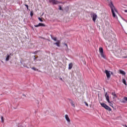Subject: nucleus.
Returning a JSON list of instances; mask_svg holds the SVG:
<instances>
[{
  "label": "nucleus",
  "mask_w": 127,
  "mask_h": 127,
  "mask_svg": "<svg viewBox=\"0 0 127 127\" xmlns=\"http://www.w3.org/2000/svg\"><path fill=\"white\" fill-rule=\"evenodd\" d=\"M114 53L118 58H123L127 59V49H118L116 51L114 52Z\"/></svg>",
  "instance_id": "1"
},
{
  "label": "nucleus",
  "mask_w": 127,
  "mask_h": 127,
  "mask_svg": "<svg viewBox=\"0 0 127 127\" xmlns=\"http://www.w3.org/2000/svg\"><path fill=\"white\" fill-rule=\"evenodd\" d=\"M112 13L113 18L115 20H118L119 12L114 5H112Z\"/></svg>",
  "instance_id": "2"
},
{
  "label": "nucleus",
  "mask_w": 127,
  "mask_h": 127,
  "mask_svg": "<svg viewBox=\"0 0 127 127\" xmlns=\"http://www.w3.org/2000/svg\"><path fill=\"white\" fill-rule=\"evenodd\" d=\"M100 105L102 106V107H103V108H104L105 110H107L109 112H111V111H112V109L111 108V107H109L105 103H100Z\"/></svg>",
  "instance_id": "3"
},
{
  "label": "nucleus",
  "mask_w": 127,
  "mask_h": 127,
  "mask_svg": "<svg viewBox=\"0 0 127 127\" xmlns=\"http://www.w3.org/2000/svg\"><path fill=\"white\" fill-rule=\"evenodd\" d=\"M99 51L100 53V54L104 58V59H106V55L104 54V49L102 47H100L99 49Z\"/></svg>",
  "instance_id": "4"
},
{
  "label": "nucleus",
  "mask_w": 127,
  "mask_h": 127,
  "mask_svg": "<svg viewBox=\"0 0 127 127\" xmlns=\"http://www.w3.org/2000/svg\"><path fill=\"white\" fill-rule=\"evenodd\" d=\"M105 73L106 74L107 80H109L111 78V71L109 70H105Z\"/></svg>",
  "instance_id": "5"
},
{
  "label": "nucleus",
  "mask_w": 127,
  "mask_h": 127,
  "mask_svg": "<svg viewBox=\"0 0 127 127\" xmlns=\"http://www.w3.org/2000/svg\"><path fill=\"white\" fill-rule=\"evenodd\" d=\"M91 17L93 21H94V22H96V20H97V18H98V15H97L96 14H93L91 15Z\"/></svg>",
  "instance_id": "6"
},
{
  "label": "nucleus",
  "mask_w": 127,
  "mask_h": 127,
  "mask_svg": "<svg viewBox=\"0 0 127 127\" xmlns=\"http://www.w3.org/2000/svg\"><path fill=\"white\" fill-rule=\"evenodd\" d=\"M64 118H65L67 124H70V123H71V120H70V118H69V116H68V115H65L64 116Z\"/></svg>",
  "instance_id": "7"
},
{
  "label": "nucleus",
  "mask_w": 127,
  "mask_h": 127,
  "mask_svg": "<svg viewBox=\"0 0 127 127\" xmlns=\"http://www.w3.org/2000/svg\"><path fill=\"white\" fill-rule=\"evenodd\" d=\"M49 1L53 4H57L58 3H59L58 1H56L55 0H49Z\"/></svg>",
  "instance_id": "8"
},
{
  "label": "nucleus",
  "mask_w": 127,
  "mask_h": 127,
  "mask_svg": "<svg viewBox=\"0 0 127 127\" xmlns=\"http://www.w3.org/2000/svg\"><path fill=\"white\" fill-rule=\"evenodd\" d=\"M105 97L106 98V100H107V102H108V103L109 104H111V102H110V98L109 97V95L108 94V93H106L105 94Z\"/></svg>",
  "instance_id": "9"
},
{
  "label": "nucleus",
  "mask_w": 127,
  "mask_h": 127,
  "mask_svg": "<svg viewBox=\"0 0 127 127\" xmlns=\"http://www.w3.org/2000/svg\"><path fill=\"white\" fill-rule=\"evenodd\" d=\"M55 45H57L58 47H60V41H57V42L54 44Z\"/></svg>",
  "instance_id": "10"
},
{
  "label": "nucleus",
  "mask_w": 127,
  "mask_h": 127,
  "mask_svg": "<svg viewBox=\"0 0 127 127\" xmlns=\"http://www.w3.org/2000/svg\"><path fill=\"white\" fill-rule=\"evenodd\" d=\"M9 58H10V55L7 54L5 58V61H8L9 60Z\"/></svg>",
  "instance_id": "11"
},
{
  "label": "nucleus",
  "mask_w": 127,
  "mask_h": 127,
  "mask_svg": "<svg viewBox=\"0 0 127 127\" xmlns=\"http://www.w3.org/2000/svg\"><path fill=\"white\" fill-rule=\"evenodd\" d=\"M72 67H73V64L71 63L68 64V70H71L72 69Z\"/></svg>",
  "instance_id": "12"
},
{
  "label": "nucleus",
  "mask_w": 127,
  "mask_h": 127,
  "mask_svg": "<svg viewBox=\"0 0 127 127\" xmlns=\"http://www.w3.org/2000/svg\"><path fill=\"white\" fill-rule=\"evenodd\" d=\"M119 72H120V74H122V75H125L126 74V72H125L124 71V70H120L119 71Z\"/></svg>",
  "instance_id": "13"
},
{
  "label": "nucleus",
  "mask_w": 127,
  "mask_h": 127,
  "mask_svg": "<svg viewBox=\"0 0 127 127\" xmlns=\"http://www.w3.org/2000/svg\"><path fill=\"white\" fill-rule=\"evenodd\" d=\"M122 82H123V83H124V84L125 85H126V86H127V82H126V79H122Z\"/></svg>",
  "instance_id": "14"
},
{
  "label": "nucleus",
  "mask_w": 127,
  "mask_h": 127,
  "mask_svg": "<svg viewBox=\"0 0 127 127\" xmlns=\"http://www.w3.org/2000/svg\"><path fill=\"white\" fill-rule=\"evenodd\" d=\"M39 26H45V24H44L43 23H39Z\"/></svg>",
  "instance_id": "15"
},
{
  "label": "nucleus",
  "mask_w": 127,
  "mask_h": 127,
  "mask_svg": "<svg viewBox=\"0 0 127 127\" xmlns=\"http://www.w3.org/2000/svg\"><path fill=\"white\" fill-rule=\"evenodd\" d=\"M71 105L72 106V107H73V108H75V104L74 103V102H71Z\"/></svg>",
  "instance_id": "16"
},
{
  "label": "nucleus",
  "mask_w": 127,
  "mask_h": 127,
  "mask_svg": "<svg viewBox=\"0 0 127 127\" xmlns=\"http://www.w3.org/2000/svg\"><path fill=\"white\" fill-rule=\"evenodd\" d=\"M112 95L113 96V99H116V98H117V95L116 94H113Z\"/></svg>",
  "instance_id": "17"
},
{
  "label": "nucleus",
  "mask_w": 127,
  "mask_h": 127,
  "mask_svg": "<svg viewBox=\"0 0 127 127\" xmlns=\"http://www.w3.org/2000/svg\"><path fill=\"white\" fill-rule=\"evenodd\" d=\"M64 45L66 48V50H68L69 49V48H68V45H67L66 44H64Z\"/></svg>",
  "instance_id": "18"
},
{
  "label": "nucleus",
  "mask_w": 127,
  "mask_h": 127,
  "mask_svg": "<svg viewBox=\"0 0 127 127\" xmlns=\"http://www.w3.org/2000/svg\"><path fill=\"white\" fill-rule=\"evenodd\" d=\"M30 16H33V12L32 11H31L30 12Z\"/></svg>",
  "instance_id": "19"
},
{
  "label": "nucleus",
  "mask_w": 127,
  "mask_h": 127,
  "mask_svg": "<svg viewBox=\"0 0 127 127\" xmlns=\"http://www.w3.org/2000/svg\"><path fill=\"white\" fill-rule=\"evenodd\" d=\"M38 19H39V20H40V21H41V22H43V20H42L41 19V18H38Z\"/></svg>",
  "instance_id": "20"
},
{
  "label": "nucleus",
  "mask_w": 127,
  "mask_h": 127,
  "mask_svg": "<svg viewBox=\"0 0 127 127\" xmlns=\"http://www.w3.org/2000/svg\"><path fill=\"white\" fill-rule=\"evenodd\" d=\"M53 40H54V41H56L57 40V38L56 37H54L52 38Z\"/></svg>",
  "instance_id": "21"
},
{
  "label": "nucleus",
  "mask_w": 127,
  "mask_h": 127,
  "mask_svg": "<svg viewBox=\"0 0 127 127\" xmlns=\"http://www.w3.org/2000/svg\"><path fill=\"white\" fill-rule=\"evenodd\" d=\"M1 120L2 123H3L4 121H3V117H1Z\"/></svg>",
  "instance_id": "22"
},
{
  "label": "nucleus",
  "mask_w": 127,
  "mask_h": 127,
  "mask_svg": "<svg viewBox=\"0 0 127 127\" xmlns=\"http://www.w3.org/2000/svg\"><path fill=\"white\" fill-rule=\"evenodd\" d=\"M32 70H34L35 71H36V68L34 67H32Z\"/></svg>",
  "instance_id": "23"
},
{
  "label": "nucleus",
  "mask_w": 127,
  "mask_h": 127,
  "mask_svg": "<svg viewBox=\"0 0 127 127\" xmlns=\"http://www.w3.org/2000/svg\"><path fill=\"white\" fill-rule=\"evenodd\" d=\"M35 27H39V24L37 25H34Z\"/></svg>",
  "instance_id": "24"
},
{
  "label": "nucleus",
  "mask_w": 127,
  "mask_h": 127,
  "mask_svg": "<svg viewBox=\"0 0 127 127\" xmlns=\"http://www.w3.org/2000/svg\"><path fill=\"white\" fill-rule=\"evenodd\" d=\"M84 103L85 104L87 107H89V105L87 103V102H84Z\"/></svg>",
  "instance_id": "25"
},
{
  "label": "nucleus",
  "mask_w": 127,
  "mask_h": 127,
  "mask_svg": "<svg viewBox=\"0 0 127 127\" xmlns=\"http://www.w3.org/2000/svg\"><path fill=\"white\" fill-rule=\"evenodd\" d=\"M25 5L27 7V9H28V5L25 4Z\"/></svg>",
  "instance_id": "26"
},
{
  "label": "nucleus",
  "mask_w": 127,
  "mask_h": 127,
  "mask_svg": "<svg viewBox=\"0 0 127 127\" xmlns=\"http://www.w3.org/2000/svg\"><path fill=\"white\" fill-rule=\"evenodd\" d=\"M124 100L125 101H127V97H124Z\"/></svg>",
  "instance_id": "27"
},
{
  "label": "nucleus",
  "mask_w": 127,
  "mask_h": 127,
  "mask_svg": "<svg viewBox=\"0 0 127 127\" xmlns=\"http://www.w3.org/2000/svg\"><path fill=\"white\" fill-rule=\"evenodd\" d=\"M125 12H127V10H125Z\"/></svg>",
  "instance_id": "28"
},
{
  "label": "nucleus",
  "mask_w": 127,
  "mask_h": 127,
  "mask_svg": "<svg viewBox=\"0 0 127 127\" xmlns=\"http://www.w3.org/2000/svg\"><path fill=\"white\" fill-rule=\"evenodd\" d=\"M110 6L111 8H112V6L111 5V4H110Z\"/></svg>",
  "instance_id": "29"
},
{
  "label": "nucleus",
  "mask_w": 127,
  "mask_h": 127,
  "mask_svg": "<svg viewBox=\"0 0 127 127\" xmlns=\"http://www.w3.org/2000/svg\"><path fill=\"white\" fill-rule=\"evenodd\" d=\"M60 9L61 10L62 9V8L61 7H60Z\"/></svg>",
  "instance_id": "30"
},
{
  "label": "nucleus",
  "mask_w": 127,
  "mask_h": 127,
  "mask_svg": "<svg viewBox=\"0 0 127 127\" xmlns=\"http://www.w3.org/2000/svg\"><path fill=\"white\" fill-rule=\"evenodd\" d=\"M34 59L35 60L36 59V57H34Z\"/></svg>",
  "instance_id": "31"
},
{
  "label": "nucleus",
  "mask_w": 127,
  "mask_h": 127,
  "mask_svg": "<svg viewBox=\"0 0 127 127\" xmlns=\"http://www.w3.org/2000/svg\"><path fill=\"white\" fill-rule=\"evenodd\" d=\"M126 127H127V125L125 126Z\"/></svg>",
  "instance_id": "32"
},
{
  "label": "nucleus",
  "mask_w": 127,
  "mask_h": 127,
  "mask_svg": "<svg viewBox=\"0 0 127 127\" xmlns=\"http://www.w3.org/2000/svg\"><path fill=\"white\" fill-rule=\"evenodd\" d=\"M107 0V1H109V0Z\"/></svg>",
  "instance_id": "33"
}]
</instances>
